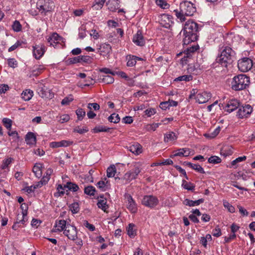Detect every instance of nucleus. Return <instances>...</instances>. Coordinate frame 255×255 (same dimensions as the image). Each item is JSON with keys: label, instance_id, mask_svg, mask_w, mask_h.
<instances>
[{"label": "nucleus", "instance_id": "obj_22", "mask_svg": "<svg viewBox=\"0 0 255 255\" xmlns=\"http://www.w3.org/2000/svg\"><path fill=\"white\" fill-rule=\"evenodd\" d=\"M97 186L101 190L105 191L109 189L110 186V183L109 181L107 180V178L105 177L103 179L99 181L97 183Z\"/></svg>", "mask_w": 255, "mask_h": 255}, {"label": "nucleus", "instance_id": "obj_29", "mask_svg": "<svg viewBox=\"0 0 255 255\" xmlns=\"http://www.w3.org/2000/svg\"><path fill=\"white\" fill-rule=\"evenodd\" d=\"M33 95V91L29 89H27L23 91L21 94V97L24 101H28L32 98Z\"/></svg>", "mask_w": 255, "mask_h": 255}, {"label": "nucleus", "instance_id": "obj_55", "mask_svg": "<svg viewBox=\"0 0 255 255\" xmlns=\"http://www.w3.org/2000/svg\"><path fill=\"white\" fill-rule=\"evenodd\" d=\"M87 108L89 110H92V109H93L95 111H97L100 109V106L98 104L96 103H89Z\"/></svg>", "mask_w": 255, "mask_h": 255}, {"label": "nucleus", "instance_id": "obj_38", "mask_svg": "<svg viewBox=\"0 0 255 255\" xmlns=\"http://www.w3.org/2000/svg\"><path fill=\"white\" fill-rule=\"evenodd\" d=\"M116 172V168L114 165H112L107 169V176L108 177H113Z\"/></svg>", "mask_w": 255, "mask_h": 255}, {"label": "nucleus", "instance_id": "obj_56", "mask_svg": "<svg viewBox=\"0 0 255 255\" xmlns=\"http://www.w3.org/2000/svg\"><path fill=\"white\" fill-rule=\"evenodd\" d=\"M89 131V129L87 128H80L79 127H77L74 129V132L79 133L80 134H83L84 133L87 132Z\"/></svg>", "mask_w": 255, "mask_h": 255}, {"label": "nucleus", "instance_id": "obj_50", "mask_svg": "<svg viewBox=\"0 0 255 255\" xmlns=\"http://www.w3.org/2000/svg\"><path fill=\"white\" fill-rule=\"evenodd\" d=\"M102 82L107 84H112L114 81V79L112 76L106 75L103 76Z\"/></svg>", "mask_w": 255, "mask_h": 255}, {"label": "nucleus", "instance_id": "obj_8", "mask_svg": "<svg viewBox=\"0 0 255 255\" xmlns=\"http://www.w3.org/2000/svg\"><path fill=\"white\" fill-rule=\"evenodd\" d=\"M63 234L69 240L74 241L77 238V231L76 228L70 224H67Z\"/></svg>", "mask_w": 255, "mask_h": 255}, {"label": "nucleus", "instance_id": "obj_13", "mask_svg": "<svg viewBox=\"0 0 255 255\" xmlns=\"http://www.w3.org/2000/svg\"><path fill=\"white\" fill-rule=\"evenodd\" d=\"M38 91L39 95L42 98L52 99L53 97V94L43 85L38 87Z\"/></svg>", "mask_w": 255, "mask_h": 255}, {"label": "nucleus", "instance_id": "obj_28", "mask_svg": "<svg viewBox=\"0 0 255 255\" xmlns=\"http://www.w3.org/2000/svg\"><path fill=\"white\" fill-rule=\"evenodd\" d=\"M27 212L25 210L22 212L21 214L17 215L16 222L20 224H24L27 221Z\"/></svg>", "mask_w": 255, "mask_h": 255}, {"label": "nucleus", "instance_id": "obj_42", "mask_svg": "<svg viewBox=\"0 0 255 255\" xmlns=\"http://www.w3.org/2000/svg\"><path fill=\"white\" fill-rule=\"evenodd\" d=\"M76 114L79 121L82 120L86 115L85 111L82 108H78L76 111Z\"/></svg>", "mask_w": 255, "mask_h": 255}, {"label": "nucleus", "instance_id": "obj_44", "mask_svg": "<svg viewBox=\"0 0 255 255\" xmlns=\"http://www.w3.org/2000/svg\"><path fill=\"white\" fill-rule=\"evenodd\" d=\"M70 210L73 214H76L79 211V205L77 202H74L69 206Z\"/></svg>", "mask_w": 255, "mask_h": 255}, {"label": "nucleus", "instance_id": "obj_1", "mask_svg": "<svg viewBox=\"0 0 255 255\" xmlns=\"http://www.w3.org/2000/svg\"><path fill=\"white\" fill-rule=\"evenodd\" d=\"M198 29V24L194 21L188 20L186 22L183 28L184 38L183 42L184 45H188L190 42L197 40Z\"/></svg>", "mask_w": 255, "mask_h": 255}, {"label": "nucleus", "instance_id": "obj_45", "mask_svg": "<svg viewBox=\"0 0 255 255\" xmlns=\"http://www.w3.org/2000/svg\"><path fill=\"white\" fill-rule=\"evenodd\" d=\"M13 159L11 157H8L2 161V164L1 165V169H5L8 167V165L12 162Z\"/></svg>", "mask_w": 255, "mask_h": 255}, {"label": "nucleus", "instance_id": "obj_25", "mask_svg": "<svg viewBox=\"0 0 255 255\" xmlns=\"http://www.w3.org/2000/svg\"><path fill=\"white\" fill-rule=\"evenodd\" d=\"M190 153V151L189 148H180L175 153H174L173 155H171L170 157H173L174 156H188Z\"/></svg>", "mask_w": 255, "mask_h": 255}, {"label": "nucleus", "instance_id": "obj_4", "mask_svg": "<svg viewBox=\"0 0 255 255\" xmlns=\"http://www.w3.org/2000/svg\"><path fill=\"white\" fill-rule=\"evenodd\" d=\"M36 6L41 13L45 15L47 12L52 11L55 7L54 2L51 0H38Z\"/></svg>", "mask_w": 255, "mask_h": 255}, {"label": "nucleus", "instance_id": "obj_23", "mask_svg": "<svg viewBox=\"0 0 255 255\" xmlns=\"http://www.w3.org/2000/svg\"><path fill=\"white\" fill-rule=\"evenodd\" d=\"M204 201V199H202V198L198 199L196 201H193V200H190L188 199H186L184 201L183 204L186 206H189L190 207H193V206H198L199 204L203 203Z\"/></svg>", "mask_w": 255, "mask_h": 255}, {"label": "nucleus", "instance_id": "obj_43", "mask_svg": "<svg viewBox=\"0 0 255 255\" xmlns=\"http://www.w3.org/2000/svg\"><path fill=\"white\" fill-rule=\"evenodd\" d=\"M108 120L111 123L117 124L120 121V118L118 114L114 113L108 118Z\"/></svg>", "mask_w": 255, "mask_h": 255}, {"label": "nucleus", "instance_id": "obj_3", "mask_svg": "<svg viewBox=\"0 0 255 255\" xmlns=\"http://www.w3.org/2000/svg\"><path fill=\"white\" fill-rule=\"evenodd\" d=\"M250 79L245 75L241 74L235 76L232 82V88L235 91L244 90L249 86Z\"/></svg>", "mask_w": 255, "mask_h": 255}, {"label": "nucleus", "instance_id": "obj_5", "mask_svg": "<svg viewBox=\"0 0 255 255\" xmlns=\"http://www.w3.org/2000/svg\"><path fill=\"white\" fill-rule=\"evenodd\" d=\"M180 9L186 16H192L196 12V8L194 4L188 1H184L180 4Z\"/></svg>", "mask_w": 255, "mask_h": 255}, {"label": "nucleus", "instance_id": "obj_10", "mask_svg": "<svg viewBox=\"0 0 255 255\" xmlns=\"http://www.w3.org/2000/svg\"><path fill=\"white\" fill-rule=\"evenodd\" d=\"M253 112V108L250 105L239 107L237 116L239 118L243 119L250 115Z\"/></svg>", "mask_w": 255, "mask_h": 255}, {"label": "nucleus", "instance_id": "obj_21", "mask_svg": "<svg viewBox=\"0 0 255 255\" xmlns=\"http://www.w3.org/2000/svg\"><path fill=\"white\" fill-rule=\"evenodd\" d=\"M25 141L27 144H35L36 142V138L34 133L32 132H28L25 136Z\"/></svg>", "mask_w": 255, "mask_h": 255}, {"label": "nucleus", "instance_id": "obj_36", "mask_svg": "<svg viewBox=\"0 0 255 255\" xmlns=\"http://www.w3.org/2000/svg\"><path fill=\"white\" fill-rule=\"evenodd\" d=\"M64 187L67 188L69 190H71L73 192H76L79 189V187L77 184L71 182H68L65 185H64Z\"/></svg>", "mask_w": 255, "mask_h": 255}, {"label": "nucleus", "instance_id": "obj_16", "mask_svg": "<svg viewBox=\"0 0 255 255\" xmlns=\"http://www.w3.org/2000/svg\"><path fill=\"white\" fill-rule=\"evenodd\" d=\"M132 41L138 46H142L144 45L145 41L140 30H138L133 36Z\"/></svg>", "mask_w": 255, "mask_h": 255}, {"label": "nucleus", "instance_id": "obj_54", "mask_svg": "<svg viewBox=\"0 0 255 255\" xmlns=\"http://www.w3.org/2000/svg\"><path fill=\"white\" fill-rule=\"evenodd\" d=\"M73 98L72 97V95H70L68 97L64 98L61 104L62 105H68L69 104V103L73 101Z\"/></svg>", "mask_w": 255, "mask_h": 255}, {"label": "nucleus", "instance_id": "obj_58", "mask_svg": "<svg viewBox=\"0 0 255 255\" xmlns=\"http://www.w3.org/2000/svg\"><path fill=\"white\" fill-rule=\"evenodd\" d=\"M43 69L44 68L43 66L39 65L37 68L32 71V74L34 76H38L41 73Z\"/></svg>", "mask_w": 255, "mask_h": 255}, {"label": "nucleus", "instance_id": "obj_40", "mask_svg": "<svg viewBox=\"0 0 255 255\" xmlns=\"http://www.w3.org/2000/svg\"><path fill=\"white\" fill-rule=\"evenodd\" d=\"M96 192V189L92 186H88L84 188V193L89 196H94Z\"/></svg>", "mask_w": 255, "mask_h": 255}, {"label": "nucleus", "instance_id": "obj_32", "mask_svg": "<svg viewBox=\"0 0 255 255\" xmlns=\"http://www.w3.org/2000/svg\"><path fill=\"white\" fill-rule=\"evenodd\" d=\"M185 164L191 168L192 169L195 170L197 172L201 173H204L205 171L204 169L199 164H192L191 162H185Z\"/></svg>", "mask_w": 255, "mask_h": 255}, {"label": "nucleus", "instance_id": "obj_6", "mask_svg": "<svg viewBox=\"0 0 255 255\" xmlns=\"http://www.w3.org/2000/svg\"><path fill=\"white\" fill-rule=\"evenodd\" d=\"M253 61L249 58L245 57L238 61V67L239 69L243 72L250 70L253 66Z\"/></svg>", "mask_w": 255, "mask_h": 255}, {"label": "nucleus", "instance_id": "obj_2", "mask_svg": "<svg viewBox=\"0 0 255 255\" xmlns=\"http://www.w3.org/2000/svg\"><path fill=\"white\" fill-rule=\"evenodd\" d=\"M235 59V53L229 46H223L220 49V53L217 57L216 62L223 67H227L232 64Z\"/></svg>", "mask_w": 255, "mask_h": 255}, {"label": "nucleus", "instance_id": "obj_35", "mask_svg": "<svg viewBox=\"0 0 255 255\" xmlns=\"http://www.w3.org/2000/svg\"><path fill=\"white\" fill-rule=\"evenodd\" d=\"M106 0H95L92 7L96 10L101 9L103 7Z\"/></svg>", "mask_w": 255, "mask_h": 255}, {"label": "nucleus", "instance_id": "obj_19", "mask_svg": "<svg viewBox=\"0 0 255 255\" xmlns=\"http://www.w3.org/2000/svg\"><path fill=\"white\" fill-rule=\"evenodd\" d=\"M112 47L109 44L104 43L102 44L98 49L100 54L105 56L111 52Z\"/></svg>", "mask_w": 255, "mask_h": 255}, {"label": "nucleus", "instance_id": "obj_37", "mask_svg": "<svg viewBox=\"0 0 255 255\" xmlns=\"http://www.w3.org/2000/svg\"><path fill=\"white\" fill-rule=\"evenodd\" d=\"M111 128L105 126H97L95 127L92 131L94 133H98L100 132H108Z\"/></svg>", "mask_w": 255, "mask_h": 255}, {"label": "nucleus", "instance_id": "obj_9", "mask_svg": "<svg viewBox=\"0 0 255 255\" xmlns=\"http://www.w3.org/2000/svg\"><path fill=\"white\" fill-rule=\"evenodd\" d=\"M239 106L240 102L237 99H232L229 100L225 106H223L222 105V107L224 110L228 113L232 112L233 111L239 108Z\"/></svg>", "mask_w": 255, "mask_h": 255}, {"label": "nucleus", "instance_id": "obj_49", "mask_svg": "<svg viewBox=\"0 0 255 255\" xmlns=\"http://www.w3.org/2000/svg\"><path fill=\"white\" fill-rule=\"evenodd\" d=\"M193 79L192 76L191 75H183L181 76H179L176 79H175V81H191Z\"/></svg>", "mask_w": 255, "mask_h": 255}, {"label": "nucleus", "instance_id": "obj_11", "mask_svg": "<svg viewBox=\"0 0 255 255\" xmlns=\"http://www.w3.org/2000/svg\"><path fill=\"white\" fill-rule=\"evenodd\" d=\"M159 22L162 26L166 28H169L173 23L171 16L166 14L160 15L159 17Z\"/></svg>", "mask_w": 255, "mask_h": 255}, {"label": "nucleus", "instance_id": "obj_24", "mask_svg": "<svg viewBox=\"0 0 255 255\" xmlns=\"http://www.w3.org/2000/svg\"><path fill=\"white\" fill-rule=\"evenodd\" d=\"M66 221L64 220H59L56 223V225L55 226V229H53L54 232L59 231L61 232L62 231H64L66 227H67Z\"/></svg>", "mask_w": 255, "mask_h": 255}, {"label": "nucleus", "instance_id": "obj_52", "mask_svg": "<svg viewBox=\"0 0 255 255\" xmlns=\"http://www.w3.org/2000/svg\"><path fill=\"white\" fill-rule=\"evenodd\" d=\"M2 123L7 129L10 130L11 129L12 121L10 119L3 118L2 119Z\"/></svg>", "mask_w": 255, "mask_h": 255}, {"label": "nucleus", "instance_id": "obj_15", "mask_svg": "<svg viewBox=\"0 0 255 255\" xmlns=\"http://www.w3.org/2000/svg\"><path fill=\"white\" fill-rule=\"evenodd\" d=\"M45 51V47L44 45L33 46V54L37 59H39L43 55Z\"/></svg>", "mask_w": 255, "mask_h": 255}, {"label": "nucleus", "instance_id": "obj_31", "mask_svg": "<svg viewBox=\"0 0 255 255\" xmlns=\"http://www.w3.org/2000/svg\"><path fill=\"white\" fill-rule=\"evenodd\" d=\"M41 164L40 163H36L33 167L32 171L35 176L40 178L42 176Z\"/></svg>", "mask_w": 255, "mask_h": 255}, {"label": "nucleus", "instance_id": "obj_27", "mask_svg": "<svg viewBox=\"0 0 255 255\" xmlns=\"http://www.w3.org/2000/svg\"><path fill=\"white\" fill-rule=\"evenodd\" d=\"M101 199L98 200L97 206L105 212L107 213V209L108 208V206L107 204V200L106 199H104L103 196H101Z\"/></svg>", "mask_w": 255, "mask_h": 255}, {"label": "nucleus", "instance_id": "obj_34", "mask_svg": "<svg viewBox=\"0 0 255 255\" xmlns=\"http://www.w3.org/2000/svg\"><path fill=\"white\" fill-rule=\"evenodd\" d=\"M137 56L133 55H128L127 56V60H128L127 65L129 67H132L134 66L136 63Z\"/></svg>", "mask_w": 255, "mask_h": 255}, {"label": "nucleus", "instance_id": "obj_33", "mask_svg": "<svg viewBox=\"0 0 255 255\" xmlns=\"http://www.w3.org/2000/svg\"><path fill=\"white\" fill-rule=\"evenodd\" d=\"M128 235L130 238H134L136 235V230L135 229V225L133 224H129L127 228Z\"/></svg>", "mask_w": 255, "mask_h": 255}, {"label": "nucleus", "instance_id": "obj_59", "mask_svg": "<svg viewBox=\"0 0 255 255\" xmlns=\"http://www.w3.org/2000/svg\"><path fill=\"white\" fill-rule=\"evenodd\" d=\"M246 158L247 157L246 156L238 157L234 160L232 161L231 164L232 166H235L237 163L245 161Z\"/></svg>", "mask_w": 255, "mask_h": 255}, {"label": "nucleus", "instance_id": "obj_20", "mask_svg": "<svg viewBox=\"0 0 255 255\" xmlns=\"http://www.w3.org/2000/svg\"><path fill=\"white\" fill-rule=\"evenodd\" d=\"M127 208L131 213H135L137 211L136 204L130 195L128 196Z\"/></svg>", "mask_w": 255, "mask_h": 255}, {"label": "nucleus", "instance_id": "obj_60", "mask_svg": "<svg viewBox=\"0 0 255 255\" xmlns=\"http://www.w3.org/2000/svg\"><path fill=\"white\" fill-rule=\"evenodd\" d=\"M69 64H75L80 63V56H77L73 58H69L68 61Z\"/></svg>", "mask_w": 255, "mask_h": 255}, {"label": "nucleus", "instance_id": "obj_12", "mask_svg": "<svg viewBox=\"0 0 255 255\" xmlns=\"http://www.w3.org/2000/svg\"><path fill=\"white\" fill-rule=\"evenodd\" d=\"M141 169L137 166H134V168L128 172H127L124 176V178L128 181H131L136 178L138 174L140 172Z\"/></svg>", "mask_w": 255, "mask_h": 255}, {"label": "nucleus", "instance_id": "obj_61", "mask_svg": "<svg viewBox=\"0 0 255 255\" xmlns=\"http://www.w3.org/2000/svg\"><path fill=\"white\" fill-rule=\"evenodd\" d=\"M144 113L148 117H150L151 115H153L156 113V110L154 108H150L144 111Z\"/></svg>", "mask_w": 255, "mask_h": 255}, {"label": "nucleus", "instance_id": "obj_39", "mask_svg": "<svg viewBox=\"0 0 255 255\" xmlns=\"http://www.w3.org/2000/svg\"><path fill=\"white\" fill-rule=\"evenodd\" d=\"M182 186L184 189L191 191L194 190L195 187V186L193 183L187 182L185 180H183Z\"/></svg>", "mask_w": 255, "mask_h": 255}, {"label": "nucleus", "instance_id": "obj_7", "mask_svg": "<svg viewBox=\"0 0 255 255\" xmlns=\"http://www.w3.org/2000/svg\"><path fill=\"white\" fill-rule=\"evenodd\" d=\"M159 201L157 197L153 195L144 196L142 200V204L149 208H152L158 204Z\"/></svg>", "mask_w": 255, "mask_h": 255}, {"label": "nucleus", "instance_id": "obj_48", "mask_svg": "<svg viewBox=\"0 0 255 255\" xmlns=\"http://www.w3.org/2000/svg\"><path fill=\"white\" fill-rule=\"evenodd\" d=\"M174 12L175 13L176 17L180 19L181 21H184L186 19L185 16L186 15L184 13H182V9H180V11L178 10H175Z\"/></svg>", "mask_w": 255, "mask_h": 255}, {"label": "nucleus", "instance_id": "obj_18", "mask_svg": "<svg viewBox=\"0 0 255 255\" xmlns=\"http://www.w3.org/2000/svg\"><path fill=\"white\" fill-rule=\"evenodd\" d=\"M128 150L135 155H138L142 151V146L138 143L135 142L128 147Z\"/></svg>", "mask_w": 255, "mask_h": 255}, {"label": "nucleus", "instance_id": "obj_14", "mask_svg": "<svg viewBox=\"0 0 255 255\" xmlns=\"http://www.w3.org/2000/svg\"><path fill=\"white\" fill-rule=\"evenodd\" d=\"M211 95L210 93L207 92H200L197 94L195 99L196 102L199 104L205 103L208 101L210 99Z\"/></svg>", "mask_w": 255, "mask_h": 255}, {"label": "nucleus", "instance_id": "obj_63", "mask_svg": "<svg viewBox=\"0 0 255 255\" xmlns=\"http://www.w3.org/2000/svg\"><path fill=\"white\" fill-rule=\"evenodd\" d=\"M8 64L9 66L14 68L17 66V61L14 58H10L8 60Z\"/></svg>", "mask_w": 255, "mask_h": 255}, {"label": "nucleus", "instance_id": "obj_30", "mask_svg": "<svg viewBox=\"0 0 255 255\" xmlns=\"http://www.w3.org/2000/svg\"><path fill=\"white\" fill-rule=\"evenodd\" d=\"M177 136L175 133L172 131H170L164 134V141L168 142L170 141H173L176 140Z\"/></svg>", "mask_w": 255, "mask_h": 255}, {"label": "nucleus", "instance_id": "obj_57", "mask_svg": "<svg viewBox=\"0 0 255 255\" xmlns=\"http://www.w3.org/2000/svg\"><path fill=\"white\" fill-rule=\"evenodd\" d=\"M212 235L216 237H219L221 236V231L218 226L216 227V228L213 230Z\"/></svg>", "mask_w": 255, "mask_h": 255}, {"label": "nucleus", "instance_id": "obj_62", "mask_svg": "<svg viewBox=\"0 0 255 255\" xmlns=\"http://www.w3.org/2000/svg\"><path fill=\"white\" fill-rule=\"evenodd\" d=\"M99 71L101 72L104 73L105 74H111L112 75H115L116 72L111 71L110 69L107 68H103L100 69Z\"/></svg>", "mask_w": 255, "mask_h": 255}, {"label": "nucleus", "instance_id": "obj_53", "mask_svg": "<svg viewBox=\"0 0 255 255\" xmlns=\"http://www.w3.org/2000/svg\"><path fill=\"white\" fill-rule=\"evenodd\" d=\"M223 205L224 206L227 208L230 213H233L235 212V207L231 205L228 201H224Z\"/></svg>", "mask_w": 255, "mask_h": 255}, {"label": "nucleus", "instance_id": "obj_41", "mask_svg": "<svg viewBox=\"0 0 255 255\" xmlns=\"http://www.w3.org/2000/svg\"><path fill=\"white\" fill-rule=\"evenodd\" d=\"M232 153L233 151L230 147H224L221 150V155L224 156L225 157L231 155L232 154Z\"/></svg>", "mask_w": 255, "mask_h": 255}, {"label": "nucleus", "instance_id": "obj_46", "mask_svg": "<svg viewBox=\"0 0 255 255\" xmlns=\"http://www.w3.org/2000/svg\"><path fill=\"white\" fill-rule=\"evenodd\" d=\"M12 29L15 32H19L21 30L22 26L18 20H15L12 25Z\"/></svg>", "mask_w": 255, "mask_h": 255}, {"label": "nucleus", "instance_id": "obj_64", "mask_svg": "<svg viewBox=\"0 0 255 255\" xmlns=\"http://www.w3.org/2000/svg\"><path fill=\"white\" fill-rule=\"evenodd\" d=\"M8 135L10 136H12L13 138L15 140H19V136L18 135V133L16 131H8Z\"/></svg>", "mask_w": 255, "mask_h": 255}, {"label": "nucleus", "instance_id": "obj_17", "mask_svg": "<svg viewBox=\"0 0 255 255\" xmlns=\"http://www.w3.org/2000/svg\"><path fill=\"white\" fill-rule=\"evenodd\" d=\"M199 48V46L198 45H193L191 47L187 48L186 50L184 51V53L186 56H184V57L182 59V60H187L185 58H190L192 56V54L194 53L195 51L198 50Z\"/></svg>", "mask_w": 255, "mask_h": 255}, {"label": "nucleus", "instance_id": "obj_47", "mask_svg": "<svg viewBox=\"0 0 255 255\" xmlns=\"http://www.w3.org/2000/svg\"><path fill=\"white\" fill-rule=\"evenodd\" d=\"M156 3L163 9H167L169 7V5L164 0H156Z\"/></svg>", "mask_w": 255, "mask_h": 255}, {"label": "nucleus", "instance_id": "obj_51", "mask_svg": "<svg viewBox=\"0 0 255 255\" xmlns=\"http://www.w3.org/2000/svg\"><path fill=\"white\" fill-rule=\"evenodd\" d=\"M221 159L217 156H212L208 159V162L210 163L217 164L221 162Z\"/></svg>", "mask_w": 255, "mask_h": 255}, {"label": "nucleus", "instance_id": "obj_26", "mask_svg": "<svg viewBox=\"0 0 255 255\" xmlns=\"http://www.w3.org/2000/svg\"><path fill=\"white\" fill-rule=\"evenodd\" d=\"M108 9L113 12L116 11L119 8V3L118 0H111L107 3Z\"/></svg>", "mask_w": 255, "mask_h": 255}]
</instances>
